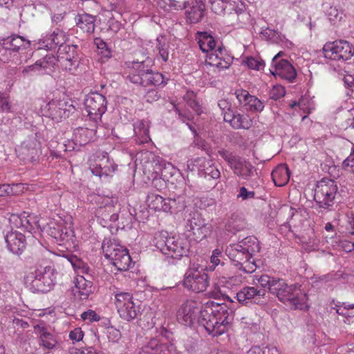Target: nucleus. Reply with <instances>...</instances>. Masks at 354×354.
<instances>
[{
  "label": "nucleus",
  "mask_w": 354,
  "mask_h": 354,
  "mask_svg": "<svg viewBox=\"0 0 354 354\" xmlns=\"http://www.w3.org/2000/svg\"><path fill=\"white\" fill-rule=\"evenodd\" d=\"M230 306L213 301L202 306L198 324L212 336H219L227 332L229 328L228 310L234 308V302L230 300Z\"/></svg>",
  "instance_id": "f257e3e1"
},
{
  "label": "nucleus",
  "mask_w": 354,
  "mask_h": 354,
  "mask_svg": "<svg viewBox=\"0 0 354 354\" xmlns=\"http://www.w3.org/2000/svg\"><path fill=\"white\" fill-rule=\"evenodd\" d=\"M151 65L152 62L149 58L142 62H133L129 69V81L143 86H165L167 79L162 73L152 71Z\"/></svg>",
  "instance_id": "f03ea898"
},
{
  "label": "nucleus",
  "mask_w": 354,
  "mask_h": 354,
  "mask_svg": "<svg viewBox=\"0 0 354 354\" xmlns=\"http://www.w3.org/2000/svg\"><path fill=\"white\" fill-rule=\"evenodd\" d=\"M113 304L121 319L131 322L137 319L142 313L139 301H136L133 294L119 289L113 290Z\"/></svg>",
  "instance_id": "7ed1b4c3"
},
{
  "label": "nucleus",
  "mask_w": 354,
  "mask_h": 354,
  "mask_svg": "<svg viewBox=\"0 0 354 354\" xmlns=\"http://www.w3.org/2000/svg\"><path fill=\"white\" fill-rule=\"evenodd\" d=\"M102 249L106 259L110 260L118 270H127L131 263L129 251L115 239H105Z\"/></svg>",
  "instance_id": "20e7f679"
},
{
  "label": "nucleus",
  "mask_w": 354,
  "mask_h": 354,
  "mask_svg": "<svg viewBox=\"0 0 354 354\" xmlns=\"http://www.w3.org/2000/svg\"><path fill=\"white\" fill-rule=\"evenodd\" d=\"M32 274V288L36 292H47L55 285L58 273L50 262L44 266H39Z\"/></svg>",
  "instance_id": "39448f33"
},
{
  "label": "nucleus",
  "mask_w": 354,
  "mask_h": 354,
  "mask_svg": "<svg viewBox=\"0 0 354 354\" xmlns=\"http://www.w3.org/2000/svg\"><path fill=\"white\" fill-rule=\"evenodd\" d=\"M337 186L333 180L323 178L317 183L314 199L320 208L328 209L335 204Z\"/></svg>",
  "instance_id": "423d86ee"
},
{
  "label": "nucleus",
  "mask_w": 354,
  "mask_h": 354,
  "mask_svg": "<svg viewBox=\"0 0 354 354\" xmlns=\"http://www.w3.org/2000/svg\"><path fill=\"white\" fill-rule=\"evenodd\" d=\"M218 153L227 162L236 176L244 180L253 176L254 167L250 161L225 149L218 150Z\"/></svg>",
  "instance_id": "0eeeda50"
},
{
  "label": "nucleus",
  "mask_w": 354,
  "mask_h": 354,
  "mask_svg": "<svg viewBox=\"0 0 354 354\" xmlns=\"http://www.w3.org/2000/svg\"><path fill=\"white\" fill-rule=\"evenodd\" d=\"M226 254L239 267V270L246 273H252L257 269L254 259L252 256L246 252L237 243L231 244L225 250Z\"/></svg>",
  "instance_id": "6e6552de"
},
{
  "label": "nucleus",
  "mask_w": 354,
  "mask_h": 354,
  "mask_svg": "<svg viewBox=\"0 0 354 354\" xmlns=\"http://www.w3.org/2000/svg\"><path fill=\"white\" fill-rule=\"evenodd\" d=\"M75 111V106L66 100L53 99L41 108L44 116L55 122H60L68 118Z\"/></svg>",
  "instance_id": "1a4fd4ad"
},
{
  "label": "nucleus",
  "mask_w": 354,
  "mask_h": 354,
  "mask_svg": "<svg viewBox=\"0 0 354 354\" xmlns=\"http://www.w3.org/2000/svg\"><path fill=\"white\" fill-rule=\"evenodd\" d=\"M323 54L325 58L335 61H347L354 55L352 45L344 40H336L327 42L323 47Z\"/></svg>",
  "instance_id": "9d476101"
},
{
  "label": "nucleus",
  "mask_w": 354,
  "mask_h": 354,
  "mask_svg": "<svg viewBox=\"0 0 354 354\" xmlns=\"http://www.w3.org/2000/svg\"><path fill=\"white\" fill-rule=\"evenodd\" d=\"M278 299L284 304H288L295 309H303L306 307L308 296L296 285L288 286L286 283V288H282L278 293Z\"/></svg>",
  "instance_id": "9b49d317"
},
{
  "label": "nucleus",
  "mask_w": 354,
  "mask_h": 354,
  "mask_svg": "<svg viewBox=\"0 0 354 354\" xmlns=\"http://www.w3.org/2000/svg\"><path fill=\"white\" fill-rule=\"evenodd\" d=\"M84 106L89 119L97 123L106 111V100L97 92L90 93L84 100Z\"/></svg>",
  "instance_id": "f8f14e48"
},
{
  "label": "nucleus",
  "mask_w": 354,
  "mask_h": 354,
  "mask_svg": "<svg viewBox=\"0 0 354 354\" xmlns=\"http://www.w3.org/2000/svg\"><path fill=\"white\" fill-rule=\"evenodd\" d=\"M89 169L95 176H108L115 171L117 166L111 161L106 153L93 154L88 159Z\"/></svg>",
  "instance_id": "ddd939ff"
},
{
  "label": "nucleus",
  "mask_w": 354,
  "mask_h": 354,
  "mask_svg": "<svg viewBox=\"0 0 354 354\" xmlns=\"http://www.w3.org/2000/svg\"><path fill=\"white\" fill-rule=\"evenodd\" d=\"M202 306L194 300L186 301L177 313L178 321L185 326H192L196 322L198 323Z\"/></svg>",
  "instance_id": "4468645a"
},
{
  "label": "nucleus",
  "mask_w": 354,
  "mask_h": 354,
  "mask_svg": "<svg viewBox=\"0 0 354 354\" xmlns=\"http://www.w3.org/2000/svg\"><path fill=\"white\" fill-rule=\"evenodd\" d=\"M183 285L187 289L193 292H203L209 285V278L204 272L190 269L185 275Z\"/></svg>",
  "instance_id": "2eb2a0df"
},
{
  "label": "nucleus",
  "mask_w": 354,
  "mask_h": 354,
  "mask_svg": "<svg viewBox=\"0 0 354 354\" xmlns=\"http://www.w3.org/2000/svg\"><path fill=\"white\" fill-rule=\"evenodd\" d=\"M280 53L276 55L272 62V67L270 73L275 77L281 79L286 80L292 82L297 76V72L294 66L287 60H278Z\"/></svg>",
  "instance_id": "dca6fc26"
},
{
  "label": "nucleus",
  "mask_w": 354,
  "mask_h": 354,
  "mask_svg": "<svg viewBox=\"0 0 354 354\" xmlns=\"http://www.w3.org/2000/svg\"><path fill=\"white\" fill-rule=\"evenodd\" d=\"M189 242L187 239L180 236H171L167 241L165 254L174 259L187 256L189 251Z\"/></svg>",
  "instance_id": "f3484780"
},
{
  "label": "nucleus",
  "mask_w": 354,
  "mask_h": 354,
  "mask_svg": "<svg viewBox=\"0 0 354 354\" xmlns=\"http://www.w3.org/2000/svg\"><path fill=\"white\" fill-rule=\"evenodd\" d=\"M236 3L232 10H227L224 15L225 22L230 26L241 27L248 20L249 15L245 10L244 3L241 0H238Z\"/></svg>",
  "instance_id": "a211bd4d"
},
{
  "label": "nucleus",
  "mask_w": 354,
  "mask_h": 354,
  "mask_svg": "<svg viewBox=\"0 0 354 354\" xmlns=\"http://www.w3.org/2000/svg\"><path fill=\"white\" fill-rule=\"evenodd\" d=\"M232 62V57L222 47H218L207 54L205 64L219 70L228 68Z\"/></svg>",
  "instance_id": "6ab92c4d"
},
{
  "label": "nucleus",
  "mask_w": 354,
  "mask_h": 354,
  "mask_svg": "<svg viewBox=\"0 0 354 354\" xmlns=\"http://www.w3.org/2000/svg\"><path fill=\"white\" fill-rule=\"evenodd\" d=\"M265 295V290H258L253 286H245L236 293V299L242 305L259 304Z\"/></svg>",
  "instance_id": "aec40b11"
},
{
  "label": "nucleus",
  "mask_w": 354,
  "mask_h": 354,
  "mask_svg": "<svg viewBox=\"0 0 354 354\" xmlns=\"http://www.w3.org/2000/svg\"><path fill=\"white\" fill-rule=\"evenodd\" d=\"M205 5L203 0H192L187 8H185V19L189 24L200 22L205 15Z\"/></svg>",
  "instance_id": "412c9836"
},
{
  "label": "nucleus",
  "mask_w": 354,
  "mask_h": 354,
  "mask_svg": "<svg viewBox=\"0 0 354 354\" xmlns=\"http://www.w3.org/2000/svg\"><path fill=\"white\" fill-rule=\"evenodd\" d=\"M92 276L86 278L84 275H76L75 278V287L73 290L74 295L81 300H86L93 292Z\"/></svg>",
  "instance_id": "4be33fe9"
},
{
  "label": "nucleus",
  "mask_w": 354,
  "mask_h": 354,
  "mask_svg": "<svg viewBox=\"0 0 354 354\" xmlns=\"http://www.w3.org/2000/svg\"><path fill=\"white\" fill-rule=\"evenodd\" d=\"M5 241L9 250L14 254H20L26 248V238L21 232L12 231L5 236Z\"/></svg>",
  "instance_id": "5701e85b"
},
{
  "label": "nucleus",
  "mask_w": 354,
  "mask_h": 354,
  "mask_svg": "<svg viewBox=\"0 0 354 354\" xmlns=\"http://www.w3.org/2000/svg\"><path fill=\"white\" fill-rule=\"evenodd\" d=\"M224 120L230 122L234 129H250L252 124V119L248 114L236 113L232 112H226L224 113Z\"/></svg>",
  "instance_id": "b1692460"
},
{
  "label": "nucleus",
  "mask_w": 354,
  "mask_h": 354,
  "mask_svg": "<svg viewBox=\"0 0 354 354\" xmlns=\"http://www.w3.org/2000/svg\"><path fill=\"white\" fill-rule=\"evenodd\" d=\"M146 202L149 208L156 212L162 211L167 212L171 208L169 199L164 198L154 193L148 194Z\"/></svg>",
  "instance_id": "393cba45"
},
{
  "label": "nucleus",
  "mask_w": 354,
  "mask_h": 354,
  "mask_svg": "<svg viewBox=\"0 0 354 354\" xmlns=\"http://www.w3.org/2000/svg\"><path fill=\"white\" fill-rule=\"evenodd\" d=\"M10 221L15 223L17 228H21L22 230L30 232L34 228V225H37L38 219L36 216L32 214H26L25 212L20 216L12 215Z\"/></svg>",
  "instance_id": "a878e982"
},
{
  "label": "nucleus",
  "mask_w": 354,
  "mask_h": 354,
  "mask_svg": "<svg viewBox=\"0 0 354 354\" xmlns=\"http://www.w3.org/2000/svg\"><path fill=\"white\" fill-rule=\"evenodd\" d=\"M35 332L39 337V344L44 349L51 350L56 346L57 341L55 337L45 327L37 325L35 326Z\"/></svg>",
  "instance_id": "bb28decb"
},
{
  "label": "nucleus",
  "mask_w": 354,
  "mask_h": 354,
  "mask_svg": "<svg viewBox=\"0 0 354 354\" xmlns=\"http://www.w3.org/2000/svg\"><path fill=\"white\" fill-rule=\"evenodd\" d=\"M272 179L276 186L286 185L290 179V171L286 165H277L272 172Z\"/></svg>",
  "instance_id": "cd10ccee"
},
{
  "label": "nucleus",
  "mask_w": 354,
  "mask_h": 354,
  "mask_svg": "<svg viewBox=\"0 0 354 354\" xmlns=\"http://www.w3.org/2000/svg\"><path fill=\"white\" fill-rule=\"evenodd\" d=\"M95 17L87 14L80 13L75 17L77 26L84 32L91 33L95 29Z\"/></svg>",
  "instance_id": "c85d7f7f"
},
{
  "label": "nucleus",
  "mask_w": 354,
  "mask_h": 354,
  "mask_svg": "<svg viewBox=\"0 0 354 354\" xmlns=\"http://www.w3.org/2000/svg\"><path fill=\"white\" fill-rule=\"evenodd\" d=\"M196 39L200 49L203 53L209 54L215 49L216 41L210 34L206 32H198Z\"/></svg>",
  "instance_id": "c756f323"
},
{
  "label": "nucleus",
  "mask_w": 354,
  "mask_h": 354,
  "mask_svg": "<svg viewBox=\"0 0 354 354\" xmlns=\"http://www.w3.org/2000/svg\"><path fill=\"white\" fill-rule=\"evenodd\" d=\"M238 0H209L211 10L216 15H225L227 10H232Z\"/></svg>",
  "instance_id": "7c9ffc66"
},
{
  "label": "nucleus",
  "mask_w": 354,
  "mask_h": 354,
  "mask_svg": "<svg viewBox=\"0 0 354 354\" xmlns=\"http://www.w3.org/2000/svg\"><path fill=\"white\" fill-rule=\"evenodd\" d=\"M169 346L158 338L151 339L145 346V351L149 354H167Z\"/></svg>",
  "instance_id": "2f4dec72"
},
{
  "label": "nucleus",
  "mask_w": 354,
  "mask_h": 354,
  "mask_svg": "<svg viewBox=\"0 0 354 354\" xmlns=\"http://www.w3.org/2000/svg\"><path fill=\"white\" fill-rule=\"evenodd\" d=\"M199 164H203L205 177L208 179L217 180L221 177V172L211 160H207L203 158H198L196 160Z\"/></svg>",
  "instance_id": "473e14b6"
},
{
  "label": "nucleus",
  "mask_w": 354,
  "mask_h": 354,
  "mask_svg": "<svg viewBox=\"0 0 354 354\" xmlns=\"http://www.w3.org/2000/svg\"><path fill=\"white\" fill-rule=\"evenodd\" d=\"M66 41V35L65 32L59 29H55L48 37V44H42L41 46L47 47L48 49H52L57 46H64V44Z\"/></svg>",
  "instance_id": "72a5a7b5"
},
{
  "label": "nucleus",
  "mask_w": 354,
  "mask_h": 354,
  "mask_svg": "<svg viewBox=\"0 0 354 354\" xmlns=\"http://www.w3.org/2000/svg\"><path fill=\"white\" fill-rule=\"evenodd\" d=\"M39 143L35 138H28L24 141L21 146L22 154L26 155L29 158L32 159L37 155Z\"/></svg>",
  "instance_id": "f704fd0d"
},
{
  "label": "nucleus",
  "mask_w": 354,
  "mask_h": 354,
  "mask_svg": "<svg viewBox=\"0 0 354 354\" xmlns=\"http://www.w3.org/2000/svg\"><path fill=\"white\" fill-rule=\"evenodd\" d=\"M238 244L241 245V248L252 257L255 253L259 252L261 249L258 239L254 236L245 237Z\"/></svg>",
  "instance_id": "c9c22d12"
},
{
  "label": "nucleus",
  "mask_w": 354,
  "mask_h": 354,
  "mask_svg": "<svg viewBox=\"0 0 354 354\" xmlns=\"http://www.w3.org/2000/svg\"><path fill=\"white\" fill-rule=\"evenodd\" d=\"M75 58H78L75 46L65 45L59 47L56 57L57 62H64Z\"/></svg>",
  "instance_id": "e433bc0d"
},
{
  "label": "nucleus",
  "mask_w": 354,
  "mask_h": 354,
  "mask_svg": "<svg viewBox=\"0 0 354 354\" xmlns=\"http://www.w3.org/2000/svg\"><path fill=\"white\" fill-rule=\"evenodd\" d=\"M213 231V226L210 223H204L200 227L196 228L195 230L189 234L192 236V239L196 242L201 241L209 237Z\"/></svg>",
  "instance_id": "4c0bfd02"
},
{
  "label": "nucleus",
  "mask_w": 354,
  "mask_h": 354,
  "mask_svg": "<svg viewBox=\"0 0 354 354\" xmlns=\"http://www.w3.org/2000/svg\"><path fill=\"white\" fill-rule=\"evenodd\" d=\"M168 232L162 230L155 233L153 243L164 254L167 250V241L170 239Z\"/></svg>",
  "instance_id": "58836bf2"
},
{
  "label": "nucleus",
  "mask_w": 354,
  "mask_h": 354,
  "mask_svg": "<svg viewBox=\"0 0 354 354\" xmlns=\"http://www.w3.org/2000/svg\"><path fill=\"white\" fill-rule=\"evenodd\" d=\"M93 136V131L88 128L80 127L76 129L74 132V139L80 145L87 144Z\"/></svg>",
  "instance_id": "ea45409f"
},
{
  "label": "nucleus",
  "mask_w": 354,
  "mask_h": 354,
  "mask_svg": "<svg viewBox=\"0 0 354 354\" xmlns=\"http://www.w3.org/2000/svg\"><path fill=\"white\" fill-rule=\"evenodd\" d=\"M37 62L43 71V75H44L50 74L53 71L54 67L57 62V59L53 55H46L42 59L37 60Z\"/></svg>",
  "instance_id": "a19ab883"
},
{
  "label": "nucleus",
  "mask_w": 354,
  "mask_h": 354,
  "mask_svg": "<svg viewBox=\"0 0 354 354\" xmlns=\"http://www.w3.org/2000/svg\"><path fill=\"white\" fill-rule=\"evenodd\" d=\"M93 200L100 209L105 208L109 213L113 212L114 204L116 201L113 198L97 195L94 196Z\"/></svg>",
  "instance_id": "79ce46f5"
},
{
  "label": "nucleus",
  "mask_w": 354,
  "mask_h": 354,
  "mask_svg": "<svg viewBox=\"0 0 354 354\" xmlns=\"http://www.w3.org/2000/svg\"><path fill=\"white\" fill-rule=\"evenodd\" d=\"M205 223L204 219L197 212L190 214V218L187 219L185 228L186 230L192 234L196 228L200 227Z\"/></svg>",
  "instance_id": "37998d69"
},
{
  "label": "nucleus",
  "mask_w": 354,
  "mask_h": 354,
  "mask_svg": "<svg viewBox=\"0 0 354 354\" xmlns=\"http://www.w3.org/2000/svg\"><path fill=\"white\" fill-rule=\"evenodd\" d=\"M25 189V185L22 183H16L12 185H0L1 195L6 194L8 195H18Z\"/></svg>",
  "instance_id": "c03bdc74"
},
{
  "label": "nucleus",
  "mask_w": 354,
  "mask_h": 354,
  "mask_svg": "<svg viewBox=\"0 0 354 354\" xmlns=\"http://www.w3.org/2000/svg\"><path fill=\"white\" fill-rule=\"evenodd\" d=\"M156 41V48L159 52L160 57L164 62H167L169 59L168 42H167L165 37H158Z\"/></svg>",
  "instance_id": "a18cd8bd"
},
{
  "label": "nucleus",
  "mask_w": 354,
  "mask_h": 354,
  "mask_svg": "<svg viewBox=\"0 0 354 354\" xmlns=\"http://www.w3.org/2000/svg\"><path fill=\"white\" fill-rule=\"evenodd\" d=\"M95 44L97 48V53L101 55V59H107L111 57V52L106 42L100 39H95Z\"/></svg>",
  "instance_id": "49530a36"
},
{
  "label": "nucleus",
  "mask_w": 354,
  "mask_h": 354,
  "mask_svg": "<svg viewBox=\"0 0 354 354\" xmlns=\"http://www.w3.org/2000/svg\"><path fill=\"white\" fill-rule=\"evenodd\" d=\"M244 107L252 111L261 112L264 108V104L259 99L254 95H251Z\"/></svg>",
  "instance_id": "de8ad7c7"
},
{
  "label": "nucleus",
  "mask_w": 354,
  "mask_h": 354,
  "mask_svg": "<svg viewBox=\"0 0 354 354\" xmlns=\"http://www.w3.org/2000/svg\"><path fill=\"white\" fill-rule=\"evenodd\" d=\"M73 233L74 232L71 226L67 227L62 224L61 230L59 232L60 237L56 238L55 240L61 242H68L73 237Z\"/></svg>",
  "instance_id": "09e8293b"
},
{
  "label": "nucleus",
  "mask_w": 354,
  "mask_h": 354,
  "mask_svg": "<svg viewBox=\"0 0 354 354\" xmlns=\"http://www.w3.org/2000/svg\"><path fill=\"white\" fill-rule=\"evenodd\" d=\"M285 288L286 281L284 279L274 277L270 287H269V291L270 293L275 295L277 297L278 293L281 291L282 288Z\"/></svg>",
  "instance_id": "8fccbe9b"
},
{
  "label": "nucleus",
  "mask_w": 354,
  "mask_h": 354,
  "mask_svg": "<svg viewBox=\"0 0 354 354\" xmlns=\"http://www.w3.org/2000/svg\"><path fill=\"white\" fill-rule=\"evenodd\" d=\"M222 257V251L219 248H216L212 251V256L210 257V263L207 269L209 271L215 270L216 267L221 263V257Z\"/></svg>",
  "instance_id": "3c124183"
},
{
  "label": "nucleus",
  "mask_w": 354,
  "mask_h": 354,
  "mask_svg": "<svg viewBox=\"0 0 354 354\" xmlns=\"http://www.w3.org/2000/svg\"><path fill=\"white\" fill-rule=\"evenodd\" d=\"M62 224H64L63 221H50L48 224V234L55 239L57 237H60L59 232L61 230Z\"/></svg>",
  "instance_id": "603ef678"
},
{
  "label": "nucleus",
  "mask_w": 354,
  "mask_h": 354,
  "mask_svg": "<svg viewBox=\"0 0 354 354\" xmlns=\"http://www.w3.org/2000/svg\"><path fill=\"white\" fill-rule=\"evenodd\" d=\"M337 307L336 312L337 314L344 316L354 317V304H346V303L344 302L342 305L337 306Z\"/></svg>",
  "instance_id": "864d4df0"
},
{
  "label": "nucleus",
  "mask_w": 354,
  "mask_h": 354,
  "mask_svg": "<svg viewBox=\"0 0 354 354\" xmlns=\"http://www.w3.org/2000/svg\"><path fill=\"white\" fill-rule=\"evenodd\" d=\"M245 63L249 68L257 71L261 70L264 66V62L262 59L253 57H248Z\"/></svg>",
  "instance_id": "5fc2aeb1"
},
{
  "label": "nucleus",
  "mask_w": 354,
  "mask_h": 354,
  "mask_svg": "<svg viewBox=\"0 0 354 354\" xmlns=\"http://www.w3.org/2000/svg\"><path fill=\"white\" fill-rule=\"evenodd\" d=\"M84 333L82 328L80 327H77L71 330L68 334L69 339L73 342V344H75L82 341L84 338Z\"/></svg>",
  "instance_id": "6e6d98bb"
},
{
  "label": "nucleus",
  "mask_w": 354,
  "mask_h": 354,
  "mask_svg": "<svg viewBox=\"0 0 354 354\" xmlns=\"http://www.w3.org/2000/svg\"><path fill=\"white\" fill-rule=\"evenodd\" d=\"M235 95L240 104L244 107L247 104V102L252 95H250L248 91L240 88L236 90Z\"/></svg>",
  "instance_id": "4d7b16f0"
},
{
  "label": "nucleus",
  "mask_w": 354,
  "mask_h": 354,
  "mask_svg": "<svg viewBox=\"0 0 354 354\" xmlns=\"http://www.w3.org/2000/svg\"><path fill=\"white\" fill-rule=\"evenodd\" d=\"M286 94L285 88L281 85H275L270 91L269 95L270 98L278 100L283 97Z\"/></svg>",
  "instance_id": "13d9d810"
},
{
  "label": "nucleus",
  "mask_w": 354,
  "mask_h": 354,
  "mask_svg": "<svg viewBox=\"0 0 354 354\" xmlns=\"http://www.w3.org/2000/svg\"><path fill=\"white\" fill-rule=\"evenodd\" d=\"M327 15L328 19L333 23L336 24L337 21H339L342 17V13L338 10L335 7H330Z\"/></svg>",
  "instance_id": "bf43d9fd"
},
{
  "label": "nucleus",
  "mask_w": 354,
  "mask_h": 354,
  "mask_svg": "<svg viewBox=\"0 0 354 354\" xmlns=\"http://www.w3.org/2000/svg\"><path fill=\"white\" fill-rule=\"evenodd\" d=\"M58 63L59 64L60 66L65 71L73 73L78 66L79 60L78 58H75L71 60L65 61L64 62Z\"/></svg>",
  "instance_id": "052dcab7"
},
{
  "label": "nucleus",
  "mask_w": 354,
  "mask_h": 354,
  "mask_svg": "<svg viewBox=\"0 0 354 354\" xmlns=\"http://www.w3.org/2000/svg\"><path fill=\"white\" fill-rule=\"evenodd\" d=\"M22 73L24 75L32 74L43 75V71H41V68L39 66L38 62L37 61L34 64L28 66L24 68Z\"/></svg>",
  "instance_id": "680f3d73"
},
{
  "label": "nucleus",
  "mask_w": 354,
  "mask_h": 354,
  "mask_svg": "<svg viewBox=\"0 0 354 354\" xmlns=\"http://www.w3.org/2000/svg\"><path fill=\"white\" fill-rule=\"evenodd\" d=\"M73 266L76 270L77 275L82 274L86 278H88V276H91L90 268L84 263L79 262L77 264H74Z\"/></svg>",
  "instance_id": "e2e57ef3"
},
{
  "label": "nucleus",
  "mask_w": 354,
  "mask_h": 354,
  "mask_svg": "<svg viewBox=\"0 0 354 354\" xmlns=\"http://www.w3.org/2000/svg\"><path fill=\"white\" fill-rule=\"evenodd\" d=\"M345 169L354 173V144H353L350 155L343 162Z\"/></svg>",
  "instance_id": "0e129e2a"
},
{
  "label": "nucleus",
  "mask_w": 354,
  "mask_h": 354,
  "mask_svg": "<svg viewBox=\"0 0 354 354\" xmlns=\"http://www.w3.org/2000/svg\"><path fill=\"white\" fill-rule=\"evenodd\" d=\"M107 337L109 341L116 342L120 339L121 333L116 328L110 326L107 328Z\"/></svg>",
  "instance_id": "69168bd1"
},
{
  "label": "nucleus",
  "mask_w": 354,
  "mask_h": 354,
  "mask_svg": "<svg viewBox=\"0 0 354 354\" xmlns=\"http://www.w3.org/2000/svg\"><path fill=\"white\" fill-rule=\"evenodd\" d=\"M81 318L84 321L91 323L98 321L100 319V316L94 310H88L81 315Z\"/></svg>",
  "instance_id": "338daca9"
},
{
  "label": "nucleus",
  "mask_w": 354,
  "mask_h": 354,
  "mask_svg": "<svg viewBox=\"0 0 354 354\" xmlns=\"http://www.w3.org/2000/svg\"><path fill=\"white\" fill-rule=\"evenodd\" d=\"M10 46L15 50H19L21 46H24V37L19 35H13L10 39Z\"/></svg>",
  "instance_id": "774afa93"
}]
</instances>
